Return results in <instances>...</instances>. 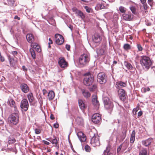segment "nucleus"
I'll return each instance as SVG.
<instances>
[{"label": "nucleus", "instance_id": "nucleus-1", "mask_svg": "<svg viewBox=\"0 0 155 155\" xmlns=\"http://www.w3.org/2000/svg\"><path fill=\"white\" fill-rule=\"evenodd\" d=\"M140 63L143 68L148 70L152 65V63L150 58L146 56L140 57Z\"/></svg>", "mask_w": 155, "mask_h": 155}, {"label": "nucleus", "instance_id": "nucleus-2", "mask_svg": "<svg viewBox=\"0 0 155 155\" xmlns=\"http://www.w3.org/2000/svg\"><path fill=\"white\" fill-rule=\"evenodd\" d=\"M18 111L13 113L11 114L8 118V122L11 126L16 125L19 121V116L17 113Z\"/></svg>", "mask_w": 155, "mask_h": 155}, {"label": "nucleus", "instance_id": "nucleus-3", "mask_svg": "<svg viewBox=\"0 0 155 155\" xmlns=\"http://www.w3.org/2000/svg\"><path fill=\"white\" fill-rule=\"evenodd\" d=\"M90 60V54H83L79 58V65L81 67H83L88 63Z\"/></svg>", "mask_w": 155, "mask_h": 155}, {"label": "nucleus", "instance_id": "nucleus-4", "mask_svg": "<svg viewBox=\"0 0 155 155\" xmlns=\"http://www.w3.org/2000/svg\"><path fill=\"white\" fill-rule=\"evenodd\" d=\"M89 135L91 138L90 143L93 147L99 146L100 144L99 137L97 135H96L92 131L89 132Z\"/></svg>", "mask_w": 155, "mask_h": 155}, {"label": "nucleus", "instance_id": "nucleus-5", "mask_svg": "<svg viewBox=\"0 0 155 155\" xmlns=\"http://www.w3.org/2000/svg\"><path fill=\"white\" fill-rule=\"evenodd\" d=\"M94 81L93 76L90 73L86 74L83 80V83L84 85L89 86L91 85Z\"/></svg>", "mask_w": 155, "mask_h": 155}, {"label": "nucleus", "instance_id": "nucleus-6", "mask_svg": "<svg viewBox=\"0 0 155 155\" xmlns=\"http://www.w3.org/2000/svg\"><path fill=\"white\" fill-rule=\"evenodd\" d=\"M103 100L105 108L107 110L111 111L114 107L113 103L108 97H104Z\"/></svg>", "mask_w": 155, "mask_h": 155}, {"label": "nucleus", "instance_id": "nucleus-7", "mask_svg": "<svg viewBox=\"0 0 155 155\" xmlns=\"http://www.w3.org/2000/svg\"><path fill=\"white\" fill-rule=\"evenodd\" d=\"M97 81L101 84L105 83L107 81V76L103 72H100L97 75Z\"/></svg>", "mask_w": 155, "mask_h": 155}, {"label": "nucleus", "instance_id": "nucleus-8", "mask_svg": "<svg viewBox=\"0 0 155 155\" xmlns=\"http://www.w3.org/2000/svg\"><path fill=\"white\" fill-rule=\"evenodd\" d=\"M58 64L60 67L61 68H65L68 67V63L63 57H60L59 58Z\"/></svg>", "mask_w": 155, "mask_h": 155}, {"label": "nucleus", "instance_id": "nucleus-9", "mask_svg": "<svg viewBox=\"0 0 155 155\" xmlns=\"http://www.w3.org/2000/svg\"><path fill=\"white\" fill-rule=\"evenodd\" d=\"M56 43L58 45H61L64 42V39L63 37L61 35L56 34L55 35Z\"/></svg>", "mask_w": 155, "mask_h": 155}, {"label": "nucleus", "instance_id": "nucleus-10", "mask_svg": "<svg viewBox=\"0 0 155 155\" xmlns=\"http://www.w3.org/2000/svg\"><path fill=\"white\" fill-rule=\"evenodd\" d=\"M101 120V116L99 113L94 114L92 117V120L95 124H98Z\"/></svg>", "mask_w": 155, "mask_h": 155}, {"label": "nucleus", "instance_id": "nucleus-11", "mask_svg": "<svg viewBox=\"0 0 155 155\" xmlns=\"http://www.w3.org/2000/svg\"><path fill=\"white\" fill-rule=\"evenodd\" d=\"M123 19L125 21H131L133 18L134 15L130 12L124 13L122 15Z\"/></svg>", "mask_w": 155, "mask_h": 155}, {"label": "nucleus", "instance_id": "nucleus-12", "mask_svg": "<svg viewBox=\"0 0 155 155\" xmlns=\"http://www.w3.org/2000/svg\"><path fill=\"white\" fill-rule=\"evenodd\" d=\"M20 107L25 111H26L28 110L29 104L27 99H24L21 101Z\"/></svg>", "mask_w": 155, "mask_h": 155}, {"label": "nucleus", "instance_id": "nucleus-13", "mask_svg": "<svg viewBox=\"0 0 155 155\" xmlns=\"http://www.w3.org/2000/svg\"><path fill=\"white\" fill-rule=\"evenodd\" d=\"M119 97L120 100L124 101L126 99V93L123 89H119L118 91Z\"/></svg>", "mask_w": 155, "mask_h": 155}, {"label": "nucleus", "instance_id": "nucleus-14", "mask_svg": "<svg viewBox=\"0 0 155 155\" xmlns=\"http://www.w3.org/2000/svg\"><path fill=\"white\" fill-rule=\"evenodd\" d=\"M93 98L92 99V103L95 106V109L97 110L99 107L100 104L97 100V96L96 95L93 96Z\"/></svg>", "mask_w": 155, "mask_h": 155}, {"label": "nucleus", "instance_id": "nucleus-15", "mask_svg": "<svg viewBox=\"0 0 155 155\" xmlns=\"http://www.w3.org/2000/svg\"><path fill=\"white\" fill-rule=\"evenodd\" d=\"M77 135L81 142H84L86 140V136L81 131L78 132L77 134Z\"/></svg>", "mask_w": 155, "mask_h": 155}, {"label": "nucleus", "instance_id": "nucleus-16", "mask_svg": "<svg viewBox=\"0 0 155 155\" xmlns=\"http://www.w3.org/2000/svg\"><path fill=\"white\" fill-rule=\"evenodd\" d=\"M8 103L11 107L14 108V110L15 112L18 111L17 108L15 105V102L13 99L11 98L8 99Z\"/></svg>", "mask_w": 155, "mask_h": 155}, {"label": "nucleus", "instance_id": "nucleus-17", "mask_svg": "<svg viewBox=\"0 0 155 155\" xmlns=\"http://www.w3.org/2000/svg\"><path fill=\"white\" fill-rule=\"evenodd\" d=\"M92 40L95 43H99L101 40L100 35L97 34H95L92 36Z\"/></svg>", "mask_w": 155, "mask_h": 155}, {"label": "nucleus", "instance_id": "nucleus-18", "mask_svg": "<svg viewBox=\"0 0 155 155\" xmlns=\"http://www.w3.org/2000/svg\"><path fill=\"white\" fill-rule=\"evenodd\" d=\"M26 39L27 41L31 44L34 43L33 42L34 41V35L31 34H27L26 36Z\"/></svg>", "mask_w": 155, "mask_h": 155}, {"label": "nucleus", "instance_id": "nucleus-19", "mask_svg": "<svg viewBox=\"0 0 155 155\" xmlns=\"http://www.w3.org/2000/svg\"><path fill=\"white\" fill-rule=\"evenodd\" d=\"M127 85L126 83L124 82L121 81H117L116 83L115 87L117 89H119L124 87H125Z\"/></svg>", "mask_w": 155, "mask_h": 155}, {"label": "nucleus", "instance_id": "nucleus-20", "mask_svg": "<svg viewBox=\"0 0 155 155\" xmlns=\"http://www.w3.org/2000/svg\"><path fill=\"white\" fill-rule=\"evenodd\" d=\"M21 91L23 92L26 93L29 91V87L28 86L25 84H22L20 86Z\"/></svg>", "mask_w": 155, "mask_h": 155}, {"label": "nucleus", "instance_id": "nucleus-21", "mask_svg": "<svg viewBox=\"0 0 155 155\" xmlns=\"http://www.w3.org/2000/svg\"><path fill=\"white\" fill-rule=\"evenodd\" d=\"M31 47L34 48L36 51L38 52H40L41 51V48L40 46L37 43H34L31 44Z\"/></svg>", "mask_w": 155, "mask_h": 155}, {"label": "nucleus", "instance_id": "nucleus-22", "mask_svg": "<svg viewBox=\"0 0 155 155\" xmlns=\"http://www.w3.org/2000/svg\"><path fill=\"white\" fill-rule=\"evenodd\" d=\"M55 97L54 92L52 91H50L48 93V97L49 101L53 100Z\"/></svg>", "mask_w": 155, "mask_h": 155}, {"label": "nucleus", "instance_id": "nucleus-23", "mask_svg": "<svg viewBox=\"0 0 155 155\" xmlns=\"http://www.w3.org/2000/svg\"><path fill=\"white\" fill-rule=\"evenodd\" d=\"M82 94L84 97L87 98L91 96V94L87 91L85 89H83L81 90Z\"/></svg>", "mask_w": 155, "mask_h": 155}, {"label": "nucleus", "instance_id": "nucleus-24", "mask_svg": "<svg viewBox=\"0 0 155 155\" xmlns=\"http://www.w3.org/2000/svg\"><path fill=\"white\" fill-rule=\"evenodd\" d=\"M78 104L80 107L81 110H84L86 108L87 106L82 100H79Z\"/></svg>", "mask_w": 155, "mask_h": 155}, {"label": "nucleus", "instance_id": "nucleus-25", "mask_svg": "<svg viewBox=\"0 0 155 155\" xmlns=\"http://www.w3.org/2000/svg\"><path fill=\"white\" fill-rule=\"evenodd\" d=\"M152 141V139L151 138H149L145 140L142 141V144L145 146L147 147L149 145Z\"/></svg>", "mask_w": 155, "mask_h": 155}, {"label": "nucleus", "instance_id": "nucleus-26", "mask_svg": "<svg viewBox=\"0 0 155 155\" xmlns=\"http://www.w3.org/2000/svg\"><path fill=\"white\" fill-rule=\"evenodd\" d=\"M46 139L50 141L52 144H54L55 145H56L58 143L57 138L55 137H54V138L53 139H52L51 138H46Z\"/></svg>", "mask_w": 155, "mask_h": 155}, {"label": "nucleus", "instance_id": "nucleus-27", "mask_svg": "<svg viewBox=\"0 0 155 155\" xmlns=\"http://www.w3.org/2000/svg\"><path fill=\"white\" fill-rule=\"evenodd\" d=\"M27 97L30 103H31L33 101L34 98L32 93H29L28 94Z\"/></svg>", "mask_w": 155, "mask_h": 155}, {"label": "nucleus", "instance_id": "nucleus-28", "mask_svg": "<svg viewBox=\"0 0 155 155\" xmlns=\"http://www.w3.org/2000/svg\"><path fill=\"white\" fill-rule=\"evenodd\" d=\"M97 54L98 55H103L105 54V51L103 48H98L96 50Z\"/></svg>", "mask_w": 155, "mask_h": 155}, {"label": "nucleus", "instance_id": "nucleus-29", "mask_svg": "<svg viewBox=\"0 0 155 155\" xmlns=\"http://www.w3.org/2000/svg\"><path fill=\"white\" fill-rule=\"evenodd\" d=\"M110 147L108 146L106 147V149L104 152V155H113L112 153L110 152Z\"/></svg>", "mask_w": 155, "mask_h": 155}, {"label": "nucleus", "instance_id": "nucleus-30", "mask_svg": "<svg viewBox=\"0 0 155 155\" xmlns=\"http://www.w3.org/2000/svg\"><path fill=\"white\" fill-rule=\"evenodd\" d=\"M135 131L134 130L132 132L130 139V142L131 143H133L134 142L135 139Z\"/></svg>", "mask_w": 155, "mask_h": 155}, {"label": "nucleus", "instance_id": "nucleus-31", "mask_svg": "<svg viewBox=\"0 0 155 155\" xmlns=\"http://www.w3.org/2000/svg\"><path fill=\"white\" fill-rule=\"evenodd\" d=\"M8 131H9V132L13 135H15L16 133H18V132L16 131L15 129L12 127H11L9 128H8Z\"/></svg>", "mask_w": 155, "mask_h": 155}, {"label": "nucleus", "instance_id": "nucleus-32", "mask_svg": "<svg viewBox=\"0 0 155 155\" xmlns=\"http://www.w3.org/2000/svg\"><path fill=\"white\" fill-rule=\"evenodd\" d=\"M129 8L133 14L137 15V12L136 7L135 6L131 5L130 7Z\"/></svg>", "mask_w": 155, "mask_h": 155}, {"label": "nucleus", "instance_id": "nucleus-33", "mask_svg": "<svg viewBox=\"0 0 155 155\" xmlns=\"http://www.w3.org/2000/svg\"><path fill=\"white\" fill-rule=\"evenodd\" d=\"M124 64L127 68L129 69H132L133 68L132 65L127 61L124 62Z\"/></svg>", "mask_w": 155, "mask_h": 155}, {"label": "nucleus", "instance_id": "nucleus-34", "mask_svg": "<svg viewBox=\"0 0 155 155\" xmlns=\"http://www.w3.org/2000/svg\"><path fill=\"white\" fill-rule=\"evenodd\" d=\"M105 6L101 4H98L95 7V9L97 10H99L104 8Z\"/></svg>", "mask_w": 155, "mask_h": 155}, {"label": "nucleus", "instance_id": "nucleus-35", "mask_svg": "<svg viewBox=\"0 0 155 155\" xmlns=\"http://www.w3.org/2000/svg\"><path fill=\"white\" fill-rule=\"evenodd\" d=\"M8 57L10 64L12 65H14L16 62V61L13 58H11L10 55H8Z\"/></svg>", "mask_w": 155, "mask_h": 155}, {"label": "nucleus", "instance_id": "nucleus-36", "mask_svg": "<svg viewBox=\"0 0 155 155\" xmlns=\"http://www.w3.org/2000/svg\"><path fill=\"white\" fill-rule=\"evenodd\" d=\"M29 51L33 59H35L36 58V54L34 50L31 48H30Z\"/></svg>", "mask_w": 155, "mask_h": 155}, {"label": "nucleus", "instance_id": "nucleus-37", "mask_svg": "<svg viewBox=\"0 0 155 155\" xmlns=\"http://www.w3.org/2000/svg\"><path fill=\"white\" fill-rule=\"evenodd\" d=\"M76 14L78 16H79L82 18H83L84 17L83 13L80 10H78Z\"/></svg>", "mask_w": 155, "mask_h": 155}, {"label": "nucleus", "instance_id": "nucleus-38", "mask_svg": "<svg viewBox=\"0 0 155 155\" xmlns=\"http://www.w3.org/2000/svg\"><path fill=\"white\" fill-rule=\"evenodd\" d=\"M15 141L16 140L15 138L12 137H9L8 139V142L9 144H11L14 143Z\"/></svg>", "mask_w": 155, "mask_h": 155}, {"label": "nucleus", "instance_id": "nucleus-39", "mask_svg": "<svg viewBox=\"0 0 155 155\" xmlns=\"http://www.w3.org/2000/svg\"><path fill=\"white\" fill-rule=\"evenodd\" d=\"M141 3L143 4L144 10L147 9V4L146 3V0H140Z\"/></svg>", "mask_w": 155, "mask_h": 155}, {"label": "nucleus", "instance_id": "nucleus-40", "mask_svg": "<svg viewBox=\"0 0 155 155\" xmlns=\"http://www.w3.org/2000/svg\"><path fill=\"white\" fill-rule=\"evenodd\" d=\"M119 10L121 13H125L127 11L126 8L122 6H120L119 8Z\"/></svg>", "mask_w": 155, "mask_h": 155}, {"label": "nucleus", "instance_id": "nucleus-41", "mask_svg": "<svg viewBox=\"0 0 155 155\" xmlns=\"http://www.w3.org/2000/svg\"><path fill=\"white\" fill-rule=\"evenodd\" d=\"M123 48L125 50L127 51L131 48L130 45L128 44H126L124 45Z\"/></svg>", "mask_w": 155, "mask_h": 155}, {"label": "nucleus", "instance_id": "nucleus-42", "mask_svg": "<svg viewBox=\"0 0 155 155\" xmlns=\"http://www.w3.org/2000/svg\"><path fill=\"white\" fill-rule=\"evenodd\" d=\"M147 150L146 149H143L140 151L139 155H147Z\"/></svg>", "mask_w": 155, "mask_h": 155}, {"label": "nucleus", "instance_id": "nucleus-43", "mask_svg": "<svg viewBox=\"0 0 155 155\" xmlns=\"http://www.w3.org/2000/svg\"><path fill=\"white\" fill-rule=\"evenodd\" d=\"M150 90V88L148 87H143L141 89V91L142 92L145 93L147 91H149Z\"/></svg>", "mask_w": 155, "mask_h": 155}, {"label": "nucleus", "instance_id": "nucleus-44", "mask_svg": "<svg viewBox=\"0 0 155 155\" xmlns=\"http://www.w3.org/2000/svg\"><path fill=\"white\" fill-rule=\"evenodd\" d=\"M91 148L90 146H89L88 145H87L85 146V151L87 152H89L91 150Z\"/></svg>", "mask_w": 155, "mask_h": 155}, {"label": "nucleus", "instance_id": "nucleus-45", "mask_svg": "<svg viewBox=\"0 0 155 155\" xmlns=\"http://www.w3.org/2000/svg\"><path fill=\"white\" fill-rule=\"evenodd\" d=\"M97 88V86L96 85H93L92 87L90 89V90L91 91H95Z\"/></svg>", "mask_w": 155, "mask_h": 155}, {"label": "nucleus", "instance_id": "nucleus-46", "mask_svg": "<svg viewBox=\"0 0 155 155\" xmlns=\"http://www.w3.org/2000/svg\"><path fill=\"white\" fill-rule=\"evenodd\" d=\"M35 133L36 134H40L41 133V130L39 128H36L35 129Z\"/></svg>", "mask_w": 155, "mask_h": 155}, {"label": "nucleus", "instance_id": "nucleus-47", "mask_svg": "<svg viewBox=\"0 0 155 155\" xmlns=\"http://www.w3.org/2000/svg\"><path fill=\"white\" fill-rule=\"evenodd\" d=\"M137 47L138 50L140 51H142L143 50V48L141 45L140 44L137 45Z\"/></svg>", "mask_w": 155, "mask_h": 155}, {"label": "nucleus", "instance_id": "nucleus-48", "mask_svg": "<svg viewBox=\"0 0 155 155\" xmlns=\"http://www.w3.org/2000/svg\"><path fill=\"white\" fill-rule=\"evenodd\" d=\"M84 8H85L86 11L88 12H91V8H89L87 6H85L84 7Z\"/></svg>", "mask_w": 155, "mask_h": 155}, {"label": "nucleus", "instance_id": "nucleus-49", "mask_svg": "<svg viewBox=\"0 0 155 155\" xmlns=\"http://www.w3.org/2000/svg\"><path fill=\"white\" fill-rule=\"evenodd\" d=\"M8 3L10 5H13L15 2L14 0H7Z\"/></svg>", "mask_w": 155, "mask_h": 155}, {"label": "nucleus", "instance_id": "nucleus-50", "mask_svg": "<svg viewBox=\"0 0 155 155\" xmlns=\"http://www.w3.org/2000/svg\"><path fill=\"white\" fill-rule=\"evenodd\" d=\"M0 60L2 62H4L5 61V58L3 57L2 56L0 52Z\"/></svg>", "mask_w": 155, "mask_h": 155}, {"label": "nucleus", "instance_id": "nucleus-51", "mask_svg": "<svg viewBox=\"0 0 155 155\" xmlns=\"http://www.w3.org/2000/svg\"><path fill=\"white\" fill-rule=\"evenodd\" d=\"M49 42H48V44L49 45L48 46V47L49 48H50L51 47V46L50 45V44H52L53 42H52V41L51 40V39L50 38H49Z\"/></svg>", "mask_w": 155, "mask_h": 155}, {"label": "nucleus", "instance_id": "nucleus-52", "mask_svg": "<svg viewBox=\"0 0 155 155\" xmlns=\"http://www.w3.org/2000/svg\"><path fill=\"white\" fill-rule=\"evenodd\" d=\"M72 10L73 12H74L75 14L78 11V10L77 8H72Z\"/></svg>", "mask_w": 155, "mask_h": 155}, {"label": "nucleus", "instance_id": "nucleus-53", "mask_svg": "<svg viewBox=\"0 0 155 155\" xmlns=\"http://www.w3.org/2000/svg\"><path fill=\"white\" fill-rule=\"evenodd\" d=\"M12 54L14 56H16L18 54V52L17 51H12Z\"/></svg>", "mask_w": 155, "mask_h": 155}, {"label": "nucleus", "instance_id": "nucleus-54", "mask_svg": "<svg viewBox=\"0 0 155 155\" xmlns=\"http://www.w3.org/2000/svg\"><path fill=\"white\" fill-rule=\"evenodd\" d=\"M42 142L44 143L45 144L47 145H49L50 144V143L46 141L43 140L42 141Z\"/></svg>", "mask_w": 155, "mask_h": 155}, {"label": "nucleus", "instance_id": "nucleus-55", "mask_svg": "<svg viewBox=\"0 0 155 155\" xmlns=\"http://www.w3.org/2000/svg\"><path fill=\"white\" fill-rule=\"evenodd\" d=\"M148 2L150 5H151L153 3V0H148Z\"/></svg>", "mask_w": 155, "mask_h": 155}, {"label": "nucleus", "instance_id": "nucleus-56", "mask_svg": "<svg viewBox=\"0 0 155 155\" xmlns=\"http://www.w3.org/2000/svg\"><path fill=\"white\" fill-rule=\"evenodd\" d=\"M121 148H122V145L121 144L119 147L117 148V153L119 152L120 151Z\"/></svg>", "mask_w": 155, "mask_h": 155}, {"label": "nucleus", "instance_id": "nucleus-57", "mask_svg": "<svg viewBox=\"0 0 155 155\" xmlns=\"http://www.w3.org/2000/svg\"><path fill=\"white\" fill-rule=\"evenodd\" d=\"M42 92L44 95H45L48 93L47 91L45 89H43L42 90Z\"/></svg>", "mask_w": 155, "mask_h": 155}, {"label": "nucleus", "instance_id": "nucleus-58", "mask_svg": "<svg viewBox=\"0 0 155 155\" xmlns=\"http://www.w3.org/2000/svg\"><path fill=\"white\" fill-rule=\"evenodd\" d=\"M139 109V107H137L136 108H134L133 109V111L134 112H135V114H136V113L137 111Z\"/></svg>", "mask_w": 155, "mask_h": 155}, {"label": "nucleus", "instance_id": "nucleus-59", "mask_svg": "<svg viewBox=\"0 0 155 155\" xmlns=\"http://www.w3.org/2000/svg\"><path fill=\"white\" fill-rule=\"evenodd\" d=\"M59 126V124L58 123H55L54 124V126L55 128H57Z\"/></svg>", "mask_w": 155, "mask_h": 155}, {"label": "nucleus", "instance_id": "nucleus-60", "mask_svg": "<svg viewBox=\"0 0 155 155\" xmlns=\"http://www.w3.org/2000/svg\"><path fill=\"white\" fill-rule=\"evenodd\" d=\"M143 114V112L142 111H140L138 112L137 116L138 117L141 116Z\"/></svg>", "mask_w": 155, "mask_h": 155}, {"label": "nucleus", "instance_id": "nucleus-61", "mask_svg": "<svg viewBox=\"0 0 155 155\" xmlns=\"http://www.w3.org/2000/svg\"><path fill=\"white\" fill-rule=\"evenodd\" d=\"M66 48L68 51H69L70 49V46L69 45H66Z\"/></svg>", "mask_w": 155, "mask_h": 155}, {"label": "nucleus", "instance_id": "nucleus-62", "mask_svg": "<svg viewBox=\"0 0 155 155\" xmlns=\"http://www.w3.org/2000/svg\"><path fill=\"white\" fill-rule=\"evenodd\" d=\"M15 19H17L18 20H20V18L19 17H18L17 15H15L14 17Z\"/></svg>", "mask_w": 155, "mask_h": 155}, {"label": "nucleus", "instance_id": "nucleus-63", "mask_svg": "<svg viewBox=\"0 0 155 155\" xmlns=\"http://www.w3.org/2000/svg\"><path fill=\"white\" fill-rule=\"evenodd\" d=\"M22 69L23 70L25 71H27V69L25 67V66H22Z\"/></svg>", "mask_w": 155, "mask_h": 155}, {"label": "nucleus", "instance_id": "nucleus-64", "mask_svg": "<svg viewBox=\"0 0 155 155\" xmlns=\"http://www.w3.org/2000/svg\"><path fill=\"white\" fill-rule=\"evenodd\" d=\"M50 118L51 119L53 120L54 119V116L53 114H51L50 116Z\"/></svg>", "mask_w": 155, "mask_h": 155}]
</instances>
